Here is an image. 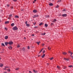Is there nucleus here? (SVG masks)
<instances>
[{
    "mask_svg": "<svg viewBox=\"0 0 73 73\" xmlns=\"http://www.w3.org/2000/svg\"><path fill=\"white\" fill-rule=\"evenodd\" d=\"M7 7H9V4L7 5Z\"/></svg>",
    "mask_w": 73,
    "mask_h": 73,
    "instance_id": "37998d69",
    "label": "nucleus"
},
{
    "mask_svg": "<svg viewBox=\"0 0 73 73\" xmlns=\"http://www.w3.org/2000/svg\"><path fill=\"white\" fill-rule=\"evenodd\" d=\"M14 25H15L14 23H13L11 24V25L12 27H13V26H14Z\"/></svg>",
    "mask_w": 73,
    "mask_h": 73,
    "instance_id": "6ab92c4d",
    "label": "nucleus"
},
{
    "mask_svg": "<svg viewBox=\"0 0 73 73\" xmlns=\"http://www.w3.org/2000/svg\"><path fill=\"white\" fill-rule=\"evenodd\" d=\"M64 60H66V58H64Z\"/></svg>",
    "mask_w": 73,
    "mask_h": 73,
    "instance_id": "e2e57ef3",
    "label": "nucleus"
},
{
    "mask_svg": "<svg viewBox=\"0 0 73 73\" xmlns=\"http://www.w3.org/2000/svg\"><path fill=\"white\" fill-rule=\"evenodd\" d=\"M2 45H3V46H5V45H4V44L3 43H2Z\"/></svg>",
    "mask_w": 73,
    "mask_h": 73,
    "instance_id": "7c9ffc66",
    "label": "nucleus"
},
{
    "mask_svg": "<svg viewBox=\"0 0 73 73\" xmlns=\"http://www.w3.org/2000/svg\"><path fill=\"white\" fill-rule=\"evenodd\" d=\"M4 73H7V72H4Z\"/></svg>",
    "mask_w": 73,
    "mask_h": 73,
    "instance_id": "13d9d810",
    "label": "nucleus"
},
{
    "mask_svg": "<svg viewBox=\"0 0 73 73\" xmlns=\"http://www.w3.org/2000/svg\"><path fill=\"white\" fill-rule=\"evenodd\" d=\"M15 69L16 70H19V68H15Z\"/></svg>",
    "mask_w": 73,
    "mask_h": 73,
    "instance_id": "f704fd0d",
    "label": "nucleus"
},
{
    "mask_svg": "<svg viewBox=\"0 0 73 73\" xmlns=\"http://www.w3.org/2000/svg\"><path fill=\"white\" fill-rule=\"evenodd\" d=\"M62 17H66V16H67V14H64L62 15Z\"/></svg>",
    "mask_w": 73,
    "mask_h": 73,
    "instance_id": "20e7f679",
    "label": "nucleus"
},
{
    "mask_svg": "<svg viewBox=\"0 0 73 73\" xmlns=\"http://www.w3.org/2000/svg\"><path fill=\"white\" fill-rule=\"evenodd\" d=\"M56 19H55L52 21V22H56Z\"/></svg>",
    "mask_w": 73,
    "mask_h": 73,
    "instance_id": "393cba45",
    "label": "nucleus"
},
{
    "mask_svg": "<svg viewBox=\"0 0 73 73\" xmlns=\"http://www.w3.org/2000/svg\"><path fill=\"white\" fill-rule=\"evenodd\" d=\"M33 13H36L37 12V11L36 10H34L33 11Z\"/></svg>",
    "mask_w": 73,
    "mask_h": 73,
    "instance_id": "39448f33",
    "label": "nucleus"
},
{
    "mask_svg": "<svg viewBox=\"0 0 73 73\" xmlns=\"http://www.w3.org/2000/svg\"><path fill=\"white\" fill-rule=\"evenodd\" d=\"M13 29L14 31H16L18 29V28H17V27L16 26H15L13 28Z\"/></svg>",
    "mask_w": 73,
    "mask_h": 73,
    "instance_id": "f257e3e1",
    "label": "nucleus"
},
{
    "mask_svg": "<svg viewBox=\"0 0 73 73\" xmlns=\"http://www.w3.org/2000/svg\"><path fill=\"white\" fill-rule=\"evenodd\" d=\"M43 49H44V48H43L42 49V50H41V51H42V50H43Z\"/></svg>",
    "mask_w": 73,
    "mask_h": 73,
    "instance_id": "5fc2aeb1",
    "label": "nucleus"
},
{
    "mask_svg": "<svg viewBox=\"0 0 73 73\" xmlns=\"http://www.w3.org/2000/svg\"><path fill=\"white\" fill-rule=\"evenodd\" d=\"M5 29L6 31H7V30H8V29L7 28H6V27L5 28Z\"/></svg>",
    "mask_w": 73,
    "mask_h": 73,
    "instance_id": "ea45409f",
    "label": "nucleus"
},
{
    "mask_svg": "<svg viewBox=\"0 0 73 73\" xmlns=\"http://www.w3.org/2000/svg\"><path fill=\"white\" fill-rule=\"evenodd\" d=\"M62 54H64V55H66V54H67V53H66L65 52H62Z\"/></svg>",
    "mask_w": 73,
    "mask_h": 73,
    "instance_id": "1a4fd4ad",
    "label": "nucleus"
},
{
    "mask_svg": "<svg viewBox=\"0 0 73 73\" xmlns=\"http://www.w3.org/2000/svg\"><path fill=\"white\" fill-rule=\"evenodd\" d=\"M8 48H9V49H12V47L10 46V47H8Z\"/></svg>",
    "mask_w": 73,
    "mask_h": 73,
    "instance_id": "2eb2a0df",
    "label": "nucleus"
},
{
    "mask_svg": "<svg viewBox=\"0 0 73 73\" xmlns=\"http://www.w3.org/2000/svg\"><path fill=\"white\" fill-rule=\"evenodd\" d=\"M17 48H20V45L18 44V45L17 46Z\"/></svg>",
    "mask_w": 73,
    "mask_h": 73,
    "instance_id": "4be33fe9",
    "label": "nucleus"
},
{
    "mask_svg": "<svg viewBox=\"0 0 73 73\" xmlns=\"http://www.w3.org/2000/svg\"><path fill=\"white\" fill-rule=\"evenodd\" d=\"M9 17L8 18L9 19H11V17L12 16V14H11V15H9Z\"/></svg>",
    "mask_w": 73,
    "mask_h": 73,
    "instance_id": "423d86ee",
    "label": "nucleus"
},
{
    "mask_svg": "<svg viewBox=\"0 0 73 73\" xmlns=\"http://www.w3.org/2000/svg\"><path fill=\"white\" fill-rule=\"evenodd\" d=\"M25 24H26H26H27V21H26L25 22Z\"/></svg>",
    "mask_w": 73,
    "mask_h": 73,
    "instance_id": "de8ad7c7",
    "label": "nucleus"
},
{
    "mask_svg": "<svg viewBox=\"0 0 73 73\" xmlns=\"http://www.w3.org/2000/svg\"><path fill=\"white\" fill-rule=\"evenodd\" d=\"M13 1H15V2H16V1H17V0H13Z\"/></svg>",
    "mask_w": 73,
    "mask_h": 73,
    "instance_id": "c03bdc74",
    "label": "nucleus"
},
{
    "mask_svg": "<svg viewBox=\"0 0 73 73\" xmlns=\"http://www.w3.org/2000/svg\"><path fill=\"white\" fill-rule=\"evenodd\" d=\"M72 29L73 30V28H72Z\"/></svg>",
    "mask_w": 73,
    "mask_h": 73,
    "instance_id": "338daca9",
    "label": "nucleus"
},
{
    "mask_svg": "<svg viewBox=\"0 0 73 73\" xmlns=\"http://www.w3.org/2000/svg\"><path fill=\"white\" fill-rule=\"evenodd\" d=\"M38 16H39V15H35L33 17V18H35V17H38Z\"/></svg>",
    "mask_w": 73,
    "mask_h": 73,
    "instance_id": "7ed1b4c3",
    "label": "nucleus"
},
{
    "mask_svg": "<svg viewBox=\"0 0 73 73\" xmlns=\"http://www.w3.org/2000/svg\"><path fill=\"white\" fill-rule=\"evenodd\" d=\"M51 25H53V23H51Z\"/></svg>",
    "mask_w": 73,
    "mask_h": 73,
    "instance_id": "052dcab7",
    "label": "nucleus"
},
{
    "mask_svg": "<svg viewBox=\"0 0 73 73\" xmlns=\"http://www.w3.org/2000/svg\"><path fill=\"white\" fill-rule=\"evenodd\" d=\"M26 25L27 27H29L30 25H29V24H27Z\"/></svg>",
    "mask_w": 73,
    "mask_h": 73,
    "instance_id": "5701e85b",
    "label": "nucleus"
},
{
    "mask_svg": "<svg viewBox=\"0 0 73 73\" xmlns=\"http://www.w3.org/2000/svg\"><path fill=\"white\" fill-rule=\"evenodd\" d=\"M9 44L11 45L12 44H13V42H12V41H10L9 42Z\"/></svg>",
    "mask_w": 73,
    "mask_h": 73,
    "instance_id": "f03ea898",
    "label": "nucleus"
},
{
    "mask_svg": "<svg viewBox=\"0 0 73 73\" xmlns=\"http://www.w3.org/2000/svg\"><path fill=\"white\" fill-rule=\"evenodd\" d=\"M52 59H53V57H52V58H50V60H52Z\"/></svg>",
    "mask_w": 73,
    "mask_h": 73,
    "instance_id": "473e14b6",
    "label": "nucleus"
},
{
    "mask_svg": "<svg viewBox=\"0 0 73 73\" xmlns=\"http://www.w3.org/2000/svg\"><path fill=\"white\" fill-rule=\"evenodd\" d=\"M33 72H35V73H37V71H35V70H33Z\"/></svg>",
    "mask_w": 73,
    "mask_h": 73,
    "instance_id": "bb28decb",
    "label": "nucleus"
},
{
    "mask_svg": "<svg viewBox=\"0 0 73 73\" xmlns=\"http://www.w3.org/2000/svg\"><path fill=\"white\" fill-rule=\"evenodd\" d=\"M49 5H50V6H53V3H50L49 4Z\"/></svg>",
    "mask_w": 73,
    "mask_h": 73,
    "instance_id": "9d476101",
    "label": "nucleus"
},
{
    "mask_svg": "<svg viewBox=\"0 0 73 73\" xmlns=\"http://www.w3.org/2000/svg\"><path fill=\"white\" fill-rule=\"evenodd\" d=\"M7 71H9V72H10V71H11V70H10V69H7Z\"/></svg>",
    "mask_w": 73,
    "mask_h": 73,
    "instance_id": "58836bf2",
    "label": "nucleus"
},
{
    "mask_svg": "<svg viewBox=\"0 0 73 73\" xmlns=\"http://www.w3.org/2000/svg\"><path fill=\"white\" fill-rule=\"evenodd\" d=\"M57 68H58V69H60V67L59 66H57Z\"/></svg>",
    "mask_w": 73,
    "mask_h": 73,
    "instance_id": "a211bd4d",
    "label": "nucleus"
},
{
    "mask_svg": "<svg viewBox=\"0 0 73 73\" xmlns=\"http://www.w3.org/2000/svg\"><path fill=\"white\" fill-rule=\"evenodd\" d=\"M40 41H39V42H36V43L37 44H38V45H39L40 44Z\"/></svg>",
    "mask_w": 73,
    "mask_h": 73,
    "instance_id": "f3484780",
    "label": "nucleus"
},
{
    "mask_svg": "<svg viewBox=\"0 0 73 73\" xmlns=\"http://www.w3.org/2000/svg\"><path fill=\"white\" fill-rule=\"evenodd\" d=\"M42 52V51L41 50L40 52H39V53H40V52Z\"/></svg>",
    "mask_w": 73,
    "mask_h": 73,
    "instance_id": "680f3d73",
    "label": "nucleus"
},
{
    "mask_svg": "<svg viewBox=\"0 0 73 73\" xmlns=\"http://www.w3.org/2000/svg\"><path fill=\"white\" fill-rule=\"evenodd\" d=\"M45 56V54H44L41 56V57H42V58H44V57Z\"/></svg>",
    "mask_w": 73,
    "mask_h": 73,
    "instance_id": "4468645a",
    "label": "nucleus"
},
{
    "mask_svg": "<svg viewBox=\"0 0 73 73\" xmlns=\"http://www.w3.org/2000/svg\"><path fill=\"white\" fill-rule=\"evenodd\" d=\"M24 38H25H25H25V37H24Z\"/></svg>",
    "mask_w": 73,
    "mask_h": 73,
    "instance_id": "774afa93",
    "label": "nucleus"
},
{
    "mask_svg": "<svg viewBox=\"0 0 73 73\" xmlns=\"http://www.w3.org/2000/svg\"><path fill=\"white\" fill-rule=\"evenodd\" d=\"M37 28V27L36 26V27H35V28Z\"/></svg>",
    "mask_w": 73,
    "mask_h": 73,
    "instance_id": "4d7b16f0",
    "label": "nucleus"
},
{
    "mask_svg": "<svg viewBox=\"0 0 73 73\" xmlns=\"http://www.w3.org/2000/svg\"><path fill=\"white\" fill-rule=\"evenodd\" d=\"M33 3H35V1H34L33 2Z\"/></svg>",
    "mask_w": 73,
    "mask_h": 73,
    "instance_id": "bf43d9fd",
    "label": "nucleus"
},
{
    "mask_svg": "<svg viewBox=\"0 0 73 73\" xmlns=\"http://www.w3.org/2000/svg\"><path fill=\"white\" fill-rule=\"evenodd\" d=\"M70 56L72 57V59H73V56L72 55H70Z\"/></svg>",
    "mask_w": 73,
    "mask_h": 73,
    "instance_id": "49530a36",
    "label": "nucleus"
},
{
    "mask_svg": "<svg viewBox=\"0 0 73 73\" xmlns=\"http://www.w3.org/2000/svg\"><path fill=\"white\" fill-rule=\"evenodd\" d=\"M22 50H23V51H25V48H22Z\"/></svg>",
    "mask_w": 73,
    "mask_h": 73,
    "instance_id": "a878e982",
    "label": "nucleus"
},
{
    "mask_svg": "<svg viewBox=\"0 0 73 73\" xmlns=\"http://www.w3.org/2000/svg\"><path fill=\"white\" fill-rule=\"evenodd\" d=\"M11 9H13V7H11Z\"/></svg>",
    "mask_w": 73,
    "mask_h": 73,
    "instance_id": "6e6d98bb",
    "label": "nucleus"
},
{
    "mask_svg": "<svg viewBox=\"0 0 73 73\" xmlns=\"http://www.w3.org/2000/svg\"><path fill=\"white\" fill-rule=\"evenodd\" d=\"M32 36H35V35H34V34H32Z\"/></svg>",
    "mask_w": 73,
    "mask_h": 73,
    "instance_id": "603ef678",
    "label": "nucleus"
},
{
    "mask_svg": "<svg viewBox=\"0 0 73 73\" xmlns=\"http://www.w3.org/2000/svg\"><path fill=\"white\" fill-rule=\"evenodd\" d=\"M5 68H8V67L7 66H6L5 67Z\"/></svg>",
    "mask_w": 73,
    "mask_h": 73,
    "instance_id": "8fccbe9b",
    "label": "nucleus"
},
{
    "mask_svg": "<svg viewBox=\"0 0 73 73\" xmlns=\"http://www.w3.org/2000/svg\"><path fill=\"white\" fill-rule=\"evenodd\" d=\"M68 67H69L70 68H72V67H73V66L72 65H71V66H69Z\"/></svg>",
    "mask_w": 73,
    "mask_h": 73,
    "instance_id": "2f4dec72",
    "label": "nucleus"
},
{
    "mask_svg": "<svg viewBox=\"0 0 73 73\" xmlns=\"http://www.w3.org/2000/svg\"><path fill=\"white\" fill-rule=\"evenodd\" d=\"M42 35H45V33H43L42 34Z\"/></svg>",
    "mask_w": 73,
    "mask_h": 73,
    "instance_id": "a18cd8bd",
    "label": "nucleus"
},
{
    "mask_svg": "<svg viewBox=\"0 0 73 73\" xmlns=\"http://www.w3.org/2000/svg\"><path fill=\"white\" fill-rule=\"evenodd\" d=\"M58 7H59V6H58V5H57L56 7L55 8H58Z\"/></svg>",
    "mask_w": 73,
    "mask_h": 73,
    "instance_id": "c85d7f7f",
    "label": "nucleus"
},
{
    "mask_svg": "<svg viewBox=\"0 0 73 73\" xmlns=\"http://www.w3.org/2000/svg\"><path fill=\"white\" fill-rule=\"evenodd\" d=\"M5 45H8V44H9V42H5Z\"/></svg>",
    "mask_w": 73,
    "mask_h": 73,
    "instance_id": "9b49d317",
    "label": "nucleus"
},
{
    "mask_svg": "<svg viewBox=\"0 0 73 73\" xmlns=\"http://www.w3.org/2000/svg\"><path fill=\"white\" fill-rule=\"evenodd\" d=\"M35 1H36V0H34Z\"/></svg>",
    "mask_w": 73,
    "mask_h": 73,
    "instance_id": "0e129e2a",
    "label": "nucleus"
},
{
    "mask_svg": "<svg viewBox=\"0 0 73 73\" xmlns=\"http://www.w3.org/2000/svg\"><path fill=\"white\" fill-rule=\"evenodd\" d=\"M3 69H4V70H6V68H5H5H4Z\"/></svg>",
    "mask_w": 73,
    "mask_h": 73,
    "instance_id": "864d4df0",
    "label": "nucleus"
},
{
    "mask_svg": "<svg viewBox=\"0 0 73 73\" xmlns=\"http://www.w3.org/2000/svg\"><path fill=\"white\" fill-rule=\"evenodd\" d=\"M45 52V50H44L42 51V53H43V54H44V53Z\"/></svg>",
    "mask_w": 73,
    "mask_h": 73,
    "instance_id": "72a5a7b5",
    "label": "nucleus"
},
{
    "mask_svg": "<svg viewBox=\"0 0 73 73\" xmlns=\"http://www.w3.org/2000/svg\"><path fill=\"white\" fill-rule=\"evenodd\" d=\"M66 61H69V59H68V58H66Z\"/></svg>",
    "mask_w": 73,
    "mask_h": 73,
    "instance_id": "79ce46f5",
    "label": "nucleus"
},
{
    "mask_svg": "<svg viewBox=\"0 0 73 73\" xmlns=\"http://www.w3.org/2000/svg\"><path fill=\"white\" fill-rule=\"evenodd\" d=\"M8 36H6L5 37V39L7 40V39H8Z\"/></svg>",
    "mask_w": 73,
    "mask_h": 73,
    "instance_id": "f8f14e48",
    "label": "nucleus"
},
{
    "mask_svg": "<svg viewBox=\"0 0 73 73\" xmlns=\"http://www.w3.org/2000/svg\"><path fill=\"white\" fill-rule=\"evenodd\" d=\"M43 25V23H40L39 24L40 26L41 25Z\"/></svg>",
    "mask_w": 73,
    "mask_h": 73,
    "instance_id": "aec40b11",
    "label": "nucleus"
},
{
    "mask_svg": "<svg viewBox=\"0 0 73 73\" xmlns=\"http://www.w3.org/2000/svg\"><path fill=\"white\" fill-rule=\"evenodd\" d=\"M40 55H38V57H40Z\"/></svg>",
    "mask_w": 73,
    "mask_h": 73,
    "instance_id": "69168bd1",
    "label": "nucleus"
},
{
    "mask_svg": "<svg viewBox=\"0 0 73 73\" xmlns=\"http://www.w3.org/2000/svg\"><path fill=\"white\" fill-rule=\"evenodd\" d=\"M30 48V47H29V46H28L27 47V48L28 49H29Z\"/></svg>",
    "mask_w": 73,
    "mask_h": 73,
    "instance_id": "a19ab883",
    "label": "nucleus"
},
{
    "mask_svg": "<svg viewBox=\"0 0 73 73\" xmlns=\"http://www.w3.org/2000/svg\"><path fill=\"white\" fill-rule=\"evenodd\" d=\"M9 23V21H6L5 22V24H8V23Z\"/></svg>",
    "mask_w": 73,
    "mask_h": 73,
    "instance_id": "412c9836",
    "label": "nucleus"
},
{
    "mask_svg": "<svg viewBox=\"0 0 73 73\" xmlns=\"http://www.w3.org/2000/svg\"><path fill=\"white\" fill-rule=\"evenodd\" d=\"M36 24V22H35L33 23V25H35V24Z\"/></svg>",
    "mask_w": 73,
    "mask_h": 73,
    "instance_id": "e433bc0d",
    "label": "nucleus"
},
{
    "mask_svg": "<svg viewBox=\"0 0 73 73\" xmlns=\"http://www.w3.org/2000/svg\"><path fill=\"white\" fill-rule=\"evenodd\" d=\"M68 52L69 53H70L71 55H72V54H73V53L72 52L70 51H69Z\"/></svg>",
    "mask_w": 73,
    "mask_h": 73,
    "instance_id": "ddd939ff",
    "label": "nucleus"
},
{
    "mask_svg": "<svg viewBox=\"0 0 73 73\" xmlns=\"http://www.w3.org/2000/svg\"><path fill=\"white\" fill-rule=\"evenodd\" d=\"M62 11L63 12H65V11H66V10L64 9V10H63Z\"/></svg>",
    "mask_w": 73,
    "mask_h": 73,
    "instance_id": "4c0bfd02",
    "label": "nucleus"
},
{
    "mask_svg": "<svg viewBox=\"0 0 73 73\" xmlns=\"http://www.w3.org/2000/svg\"><path fill=\"white\" fill-rule=\"evenodd\" d=\"M15 18H17V19H19V16L17 15H15Z\"/></svg>",
    "mask_w": 73,
    "mask_h": 73,
    "instance_id": "0eeeda50",
    "label": "nucleus"
},
{
    "mask_svg": "<svg viewBox=\"0 0 73 73\" xmlns=\"http://www.w3.org/2000/svg\"><path fill=\"white\" fill-rule=\"evenodd\" d=\"M48 48L49 50H50V47L48 46Z\"/></svg>",
    "mask_w": 73,
    "mask_h": 73,
    "instance_id": "c756f323",
    "label": "nucleus"
},
{
    "mask_svg": "<svg viewBox=\"0 0 73 73\" xmlns=\"http://www.w3.org/2000/svg\"><path fill=\"white\" fill-rule=\"evenodd\" d=\"M61 1V0H59L57 2L58 3V2H59V3H60Z\"/></svg>",
    "mask_w": 73,
    "mask_h": 73,
    "instance_id": "cd10ccee",
    "label": "nucleus"
},
{
    "mask_svg": "<svg viewBox=\"0 0 73 73\" xmlns=\"http://www.w3.org/2000/svg\"><path fill=\"white\" fill-rule=\"evenodd\" d=\"M29 73H32V72L31 71H29Z\"/></svg>",
    "mask_w": 73,
    "mask_h": 73,
    "instance_id": "09e8293b",
    "label": "nucleus"
},
{
    "mask_svg": "<svg viewBox=\"0 0 73 73\" xmlns=\"http://www.w3.org/2000/svg\"><path fill=\"white\" fill-rule=\"evenodd\" d=\"M3 64L2 63H0V67H3Z\"/></svg>",
    "mask_w": 73,
    "mask_h": 73,
    "instance_id": "6e6552de",
    "label": "nucleus"
},
{
    "mask_svg": "<svg viewBox=\"0 0 73 73\" xmlns=\"http://www.w3.org/2000/svg\"><path fill=\"white\" fill-rule=\"evenodd\" d=\"M46 17H49V15H46Z\"/></svg>",
    "mask_w": 73,
    "mask_h": 73,
    "instance_id": "c9c22d12",
    "label": "nucleus"
},
{
    "mask_svg": "<svg viewBox=\"0 0 73 73\" xmlns=\"http://www.w3.org/2000/svg\"><path fill=\"white\" fill-rule=\"evenodd\" d=\"M44 44H42V46H44Z\"/></svg>",
    "mask_w": 73,
    "mask_h": 73,
    "instance_id": "3c124183",
    "label": "nucleus"
},
{
    "mask_svg": "<svg viewBox=\"0 0 73 73\" xmlns=\"http://www.w3.org/2000/svg\"><path fill=\"white\" fill-rule=\"evenodd\" d=\"M44 25L46 27H48V25L46 24H45Z\"/></svg>",
    "mask_w": 73,
    "mask_h": 73,
    "instance_id": "b1692460",
    "label": "nucleus"
},
{
    "mask_svg": "<svg viewBox=\"0 0 73 73\" xmlns=\"http://www.w3.org/2000/svg\"><path fill=\"white\" fill-rule=\"evenodd\" d=\"M63 68L64 69H65L66 68V67L65 66H64L63 67Z\"/></svg>",
    "mask_w": 73,
    "mask_h": 73,
    "instance_id": "dca6fc26",
    "label": "nucleus"
}]
</instances>
